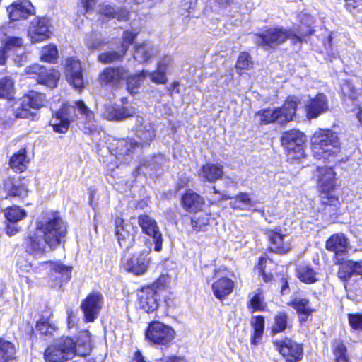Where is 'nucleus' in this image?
I'll return each instance as SVG.
<instances>
[{
	"mask_svg": "<svg viewBox=\"0 0 362 362\" xmlns=\"http://www.w3.org/2000/svg\"><path fill=\"white\" fill-rule=\"evenodd\" d=\"M348 320L350 326L354 329L362 330V314H349Z\"/></svg>",
	"mask_w": 362,
	"mask_h": 362,
	"instance_id": "obj_56",
	"label": "nucleus"
},
{
	"mask_svg": "<svg viewBox=\"0 0 362 362\" xmlns=\"http://www.w3.org/2000/svg\"><path fill=\"white\" fill-rule=\"evenodd\" d=\"M8 197L23 198L27 194V189L20 180L8 178L4 184Z\"/></svg>",
	"mask_w": 362,
	"mask_h": 362,
	"instance_id": "obj_31",
	"label": "nucleus"
},
{
	"mask_svg": "<svg viewBox=\"0 0 362 362\" xmlns=\"http://www.w3.org/2000/svg\"><path fill=\"white\" fill-rule=\"evenodd\" d=\"M313 30L308 28L303 33L300 31L296 32L292 30L284 29L281 27H271L265 29L262 33L255 35V42L257 45L267 49L274 48L277 45L284 42L288 38H296L302 41V37L306 35H311Z\"/></svg>",
	"mask_w": 362,
	"mask_h": 362,
	"instance_id": "obj_4",
	"label": "nucleus"
},
{
	"mask_svg": "<svg viewBox=\"0 0 362 362\" xmlns=\"http://www.w3.org/2000/svg\"><path fill=\"white\" fill-rule=\"evenodd\" d=\"M298 105V99L290 96L284 102L281 107L274 110L266 109L257 112L256 116L259 117L261 124H268L272 122L284 124L293 120Z\"/></svg>",
	"mask_w": 362,
	"mask_h": 362,
	"instance_id": "obj_6",
	"label": "nucleus"
},
{
	"mask_svg": "<svg viewBox=\"0 0 362 362\" xmlns=\"http://www.w3.org/2000/svg\"><path fill=\"white\" fill-rule=\"evenodd\" d=\"M146 76H148L151 81L158 84H165L168 82L166 74L161 71L158 69H156L154 71H147Z\"/></svg>",
	"mask_w": 362,
	"mask_h": 362,
	"instance_id": "obj_54",
	"label": "nucleus"
},
{
	"mask_svg": "<svg viewBox=\"0 0 362 362\" xmlns=\"http://www.w3.org/2000/svg\"><path fill=\"white\" fill-rule=\"evenodd\" d=\"M327 110L328 102L327 97L322 93H319L314 98L311 99L306 106L308 118H316Z\"/></svg>",
	"mask_w": 362,
	"mask_h": 362,
	"instance_id": "obj_24",
	"label": "nucleus"
},
{
	"mask_svg": "<svg viewBox=\"0 0 362 362\" xmlns=\"http://www.w3.org/2000/svg\"><path fill=\"white\" fill-rule=\"evenodd\" d=\"M60 74L55 69L47 70L42 75L37 77L38 83L43 84L49 88H53L57 86V81L59 79Z\"/></svg>",
	"mask_w": 362,
	"mask_h": 362,
	"instance_id": "obj_40",
	"label": "nucleus"
},
{
	"mask_svg": "<svg viewBox=\"0 0 362 362\" xmlns=\"http://www.w3.org/2000/svg\"><path fill=\"white\" fill-rule=\"evenodd\" d=\"M115 233L119 246L128 250L134 245L138 228L131 223L124 222L122 219H117Z\"/></svg>",
	"mask_w": 362,
	"mask_h": 362,
	"instance_id": "obj_12",
	"label": "nucleus"
},
{
	"mask_svg": "<svg viewBox=\"0 0 362 362\" xmlns=\"http://www.w3.org/2000/svg\"><path fill=\"white\" fill-rule=\"evenodd\" d=\"M223 175L221 165L206 163L202 167L199 176L209 182H214L221 179Z\"/></svg>",
	"mask_w": 362,
	"mask_h": 362,
	"instance_id": "obj_32",
	"label": "nucleus"
},
{
	"mask_svg": "<svg viewBox=\"0 0 362 362\" xmlns=\"http://www.w3.org/2000/svg\"><path fill=\"white\" fill-rule=\"evenodd\" d=\"M15 354L13 344L0 337V362H8L14 358Z\"/></svg>",
	"mask_w": 362,
	"mask_h": 362,
	"instance_id": "obj_41",
	"label": "nucleus"
},
{
	"mask_svg": "<svg viewBox=\"0 0 362 362\" xmlns=\"http://www.w3.org/2000/svg\"><path fill=\"white\" fill-rule=\"evenodd\" d=\"M349 240L343 233H337L332 235L326 243V248L335 253L337 257L344 255L346 250Z\"/></svg>",
	"mask_w": 362,
	"mask_h": 362,
	"instance_id": "obj_27",
	"label": "nucleus"
},
{
	"mask_svg": "<svg viewBox=\"0 0 362 362\" xmlns=\"http://www.w3.org/2000/svg\"><path fill=\"white\" fill-rule=\"evenodd\" d=\"M133 129L139 141H134L132 139H113L109 143L110 153L118 159L129 155L136 147L149 146L156 136L153 124L143 117H136Z\"/></svg>",
	"mask_w": 362,
	"mask_h": 362,
	"instance_id": "obj_2",
	"label": "nucleus"
},
{
	"mask_svg": "<svg viewBox=\"0 0 362 362\" xmlns=\"http://www.w3.org/2000/svg\"><path fill=\"white\" fill-rule=\"evenodd\" d=\"M15 80L11 76H5L0 79V98L8 99L14 93Z\"/></svg>",
	"mask_w": 362,
	"mask_h": 362,
	"instance_id": "obj_44",
	"label": "nucleus"
},
{
	"mask_svg": "<svg viewBox=\"0 0 362 362\" xmlns=\"http://www.w3.org/2000/svg\"><path fill=\"white\" fill-rule=\"evenodd\" d=\"M230 205L234 209H247L253 204L248 193L240 192L234 197L233 200L230 202Z\"/></svg>",
	"mask_w": 362,
	"mask_h": 362,
	"instance_id": "obj_45",
	"label": "nucleus"
},
{
	"mask_svg": "<svg viewBox=\"0 0 362 362\" xmlns=\"http://www.w3.org/2000/svg\"><path fill=\"white\" fill-rule=\"evenodd\" d=\"M341 90L343 96L351 100H356L359 95L358 90L349 81H343L341 85Z\"/></svg>",
	"mask_w": 362,
	"mask_h": 362,
	"instance_id": "obj_50",
	"label": "nucleus"
},
{
	"mask_svg": "<svg viewBox=\"0 0 362 362\" xmlns=\"http://www.w3.org/2000/svg\"><path fill=\"white\" fill-rule=\"evenodd\" d=\"M147 71H141L140 73L136 75H129L128 71V77L125 79L127 81V87L128 91L132 94H134L137 92L138 88L146 77Z\"/></svg>",
	"mask_w": 362,
	"mask_h": 362,
	"instance_id": "obj_42",
	"label": "nucleus"
},
{
	"mask_svg": "<svg viewBox=\"0 0 362 362\" xmlns=\"http://www.w3.org/2000/svg\"><path fill=\"white\" fill-rule=\"evenodd\" d=\"M334 352L336 356V362L349 361L348 357L346 356V347L342 342H335Z\"/></svg>",
	"mask_w": 362,
	"mask_h": 362,
	"instance_id": "obj_53",
	"label": "nucleus"
},
{
	"mask_svg": "<svg viewBox=\"0 0 362 362\" xmlns=\"http://www.w3.org/2000/svg\"><path fill=\"white\" fill-rule=\"evenodd\" d=\"M103 303V297L99 292L90 293L81 303V308L86 322H93L98 316Z\"/></svg>",
	"mask_w": 362,
	"mask_h": 362,
	"instance_id": "obj_15",
	"label": "nucleus"
},
{
	"mask_svg": "<svg viewBox=\"0 0 362 362\" xmlns=\"http://www.w3.org/2000/svg\"><path fill=\"white\" fill-rule=\"evenodd\" d=\"M158 52L157 47L148 42L136 43L134 45V57L142 63L148 61Z\"/></svg>",
	"mask_w": 362,
	"mask_h": 362,
	"instance_id": "obj_26",
	"label": "nucleus"
},
{
	"mask_svg": "<svg viewBox=\"0 0 362 362\" xmlns=\"http://www.w3.org/2000/svg\"><path fill=\"white\" fill-rule=\"evenodd\" d=\"M265 234L269 241L271 251L278 254H285L291 250V240L286 234L281 232V229H268Z\"/></svg>",
	"mask_w": 362,
	"mask_h": 362,
	"instance_id": "obj_17",
	"label": "nucleus"
},
{
	"mask_svg": "<svg viewBox=\"0 0 362 362\" xmlns=\"http://www.w3.org/2000/svg\"><path fill=\"white\" fill-rule=\"evenodd\" d=\"M49 20L47 18H34L28 30V37L33 43L40 42L50 37Z\"/></svg>",
	"mask_w": 362,
	"mask_h": 362,
	"instance_id": "obj_18",
	"label": "nucleus"
},
{
	"mask_svg": "<svg viewBox=\"0 0 362 362\" xmlns=\"http://www.w3.org/2000/svg\"><path fill=\"white\" fill-rule=\"evenodd\" d=\"M36 328L40 334L46 336L52 335L53 332L55 331V327L54 326H51L45 321L37 322Z\"/></svg>",
	"mask_w": 362,
	"mask_h": 362,
	"instance_id": "obj_57",
	"label": "nucleus"
},
{
	"mask_svg": "<svg viewBox=\"0 0 362 362\" xmlns=\"http://www.w3.org/2000/svg\"><path fill=\"white\" fill-rule=\"evenodd\" d=\"M11 21L25 20L35 15V8L30 0H16L7 7Z\"/></svg>",
	"mask_w": 362,
	"mask_h": 362,
	"instance_id": "obj_19",
	"label": "nucleus"
},
{
	"mask_svg": "<svg viewBox=\"0 0 362 362\" xmlns=\"http://www.w3.org/2000/svg\"><path fill=\"white\" fill-rule=\"evenodd\" d=\"M79 1L83 8L81 13L84 15L88 11L93 10L98 0H79Z\"/></svg>",
	"mask_w": 362,
	"mask_h": 362,
	"instance_id": "obj_62",
	"label": "nucleus"
},
{
	"mask_svg": "<svg viewBox=\"0 0 362 362\" xmlns=\"http://www.w3.org/2000/svg\"><path fill=\"white\" fill-rule=\"evenodd\" d=\"M171 63L172 57L168 55H165L158 61L156 68L166 74Z\"/></svg>",
	"mask_w": 362,
	"mask_h": 362,
	"instance_id": "obj_59",
	"label": "nucleus"
},
{
	"mask_svg": "<svg viewBox=\"0 0 362 362\" xmlns=\"http://www.w3.org/2000/svg\"><path fill=\"white\" fill-rule=\"evenodd\" d=\"M249 306L254 311H264L266 309L267 303L261 293H255L250 300Z\"/></svg>",
	"mask_w": 362,
	"mask_h": 362,
	"instance_id": "obj_51",
	"label": "nucleus"
},
{
	"mask_svg": "<svg viewBox=\"0 0 362 362\" xmlns=\"http://www.w3.org/2000/svg\"><path fill=\"white\" fill-rule=\"evenodd\" d=\"M66 234V225L59 213L46 214L37 221L35 229L24 240L25 252L35 257L55 249Z\"/></svg>",
	"mask_w": 362,
	"mask_h": 362,
	"instance_id": "obj_1",
	"label": "nucleus"
},
{
	"mask_svg": "<svg viewBox=\"0 0 362 362\" xmlns=\"http://www.w3.org/2000/svg\"><path fill=\"white\" fill-rule=\"evenodd\" d=\"M129 1V4L134 3L135 4L142 5L143 8H151L156 4L160 2V0H124Z\"/></svg>",
	"mask_w": 362,
	"mask_h": 362,
	"instance_id": "obj_61",
	"label": "nucleus"
},
{
	"mask_svg": "<svg viewBox=\"0 0 362 362\" xmlns=\"http://www.w3.org/2000/svg\"><path fill=\"white\" fill-rule=\"evenodd\" d=\"M294 308L298 315H300V320L305 321L313 310L310 305V302L306 298H296L290 304Z\"/></svg>",
	"mask_w": 362,
	"mask_h": 362,
	"instance_id": "obj_37",
	"label": "nucleus"
},
{
	"mask_svg": "<svg viewBox=\"0 0 362 362\" xmlns=\"http://www.w3.org/2000/svg\"><path fill=\"white\" fill-rule=\"evenodd\" d=\"M252 64L251 57L247 52H241L236 62L238 69H247Z\"/></svg>",
	"mask_w": 362,
	"mask_h": 362,
	"instance_id": "obj_55",
	"label": "nucleus"
},
{
	"mask_svg": "<svg viewBox=\"0 0 362 362\" xmlns=\"http://www.w3.org/2000/svg\"><path fill=\"white\" fill-rule=\"evenodd\" d=\"M210 215L204 211H201L193 216L191 222L193 228L199 231L203 230L209 223Z\"/></svg>",
	"mask_w": 362,
	"mask_h": 362,
	"instance_id": "obj_48",
	"label": "nucleus"
},
{
	"mask_svg": "<svg viewBox=\"0 0 362 362\" xmlns=\"http://www.w3.org/2000/svg\"><path fill=\"white\" fill-rule=\"evenodd\" d=\"M4 215L8 222H18L26 216V212L21 207L14 205L5 209Z\"/></svg>",
	"mask_w": 362,
	"mask_h": 362,
	"instance_id": "obj_46",
	"label": "nucleus"
},
{
	"mask_svg": "<svg viewBox=\"0 0 362 362\" xmlns=\"http://www.w3.org/2000/svg\"><path fill=\"white\" fill-rule=\"evenodd\" d=\"M65 74L67 81L75 88L81 90L83 87L82 67L78 60L69 58L65 62Z\"/></svg>",
	"mask_w": 362,
	"mask_h": 362,
	"instance_id": "obj_22",
	"label": "nucleus"
},
{
	"mask_svg": "<svg viewBox=\"0 0 362 362\" xmlns=\"http://www.w3.org/2000/svg\"><path fill=\"white\" fill-rule=\"evenodd\" d=\"M136 36H137V33H132V32H130L128 30L124 31L123 33V37H122L123 41H122L121 46L119 47V48L120 49L126 48L127 50L129 46L134 42Z\"/></svg>",
	"mask_w": 362,
	"mask_h": 362,
	"instance_id": "obj_58",
	"label": "nucleus"
},
{
	"mask_svg": "<svg viewBox=\"0 0 362 362\" xmlns=\"http://www.w3.org/2000/svg\"><path fill=\"white\" fill-rule=\"evenodd\" d=\"M58 55V50L55 45H49L42 47L40 52V59L49 63H54Z\"/></svg>",
	"mask_w": 362,
	"mask_h": 362,
	"instance_id": "obj_49",
	"label": "nucleus"
},
{
	"mask_svg": "<svg viewBox=\"0 0 362 362\" xmlns=\"http://www.w3.org/2000/svg\"><path fill=\"white\" fill-rule=\"evenodd\" d=\"M338 264L340 265L337 273L338 277L344 281L350 279L354 274L362 275V260H346L340 262V259H338Z\"/></svg>",
	"mask_w": 362,
	"mask_h": 362,
	"instance_id": "obj_25",
	"label": "nucleus"
},
{
	"mask_svg": "<svg viewBox=\"0 0 362 362\" xmlns=\"http://www.w3.org/2000/svg\"><path fill=\"white\" fill-rule=\"evenodd\" d=\"M182 203L187 211L194 212L202 209L204 204V200L192 190H187L182 197Z\"/></svg>",
	"mask_w": 362,
	"mask_h": 362,
	"instance_id": "obj_30",
	"label": "nucleus"
},
{
	"mask_svg": "<svg viewBox=\"0 0 362 362\" xmlns=\"http://www.w3.org/2000/svg\"><path fill=\"white\" fill-rule=\"evenodd\" d=\"M156 284L144 288L138 293V307L145 313H151L158 306L159 295L155 290Z\"/></svg>",
	"mask_w": 362,
	"mask_h": 362,
	"instance_id": "obj_20",
	"label": "nucleus"
},
{
	"mask_svg": "<svg viewBox=\"0 0 362 362\" xmlns=\"http://www.w3.org/2000/svg\"><path fill=\"white\" fill-rule=\"evenodd\" d=\"M146 339L158 345H168L175 337V331L169 326L158 321L150 323L145 332Z\"/></svg>",
	"mask_w": 362,
	"mask_h": 362,
	"instance_id": "obj_11",
	"label": "nucleus"
},
{
	"mask_svg": "<svg viewBox=\"0 0 362 362\" xmlns=\"http://www.w3.org/2000/svg\"><path fill=\"white\" fill-rule=\"evenodd\" d=\"M46 102L45 94L30 90L21 98V106L16 110V116L23 119L33 118L36 113L32 110L35 111L41 108L45 105Z\"/></svg>",
	"mask_w": 362,
	"mask_h": 362,
	"instance_id": "obj_9",
	"label": "nucleus"
},
{
	"mask_svg": "<svg viewBox=\"0 0 362 362\" xmlns=\"http://www.w3.org/2000/svg\"><path fill=\"white\" fill-rule=\"evenodd\" d=\"M23 44V39L16 36H8L2 41L3 47L8 52L11 51L17 52L21 49Z\"/></svg>",
	"mask_w": 362,
	"mask_h": 362,
	"instance_id": "obj_47",
	"label": "nucleus"
},
{
	"mask_svg": "<svg viewBox=\"0 0 362 362\" xmlns=\"http://www.w3.org/2000/svg\"><path fill=\"white\" fill-rule=\"evenodd\" d=\"M149 250H144L139 254L133 255L132 257H124L122 259V265L129 272L136 275L144 274L148 267L150 259L148 257Z\"/></svg>",
	"mask_w": 362,
	"mask_h": 362,
	"instance_id": "obj_14",
	"label": "nucleus"
},
{
	"mask_svg": "<svg viewBox=\"0 0 362 362\" xmlns=\"http://www.w3.org/2000/svg\"><path fill=\"white\" fill-rule=\"evenodd\" d=\"M127 52L126 48L104 52L98 55V60L103 64H110L121 60Z\"/></svg>",
	"mask_w": 362,
	"mask_h": 362,
	"instance_id": "obj_43",
	"label": "nucleus"
},
{
	"mask_svg": "<svg viewBox=\"0 0 362 362\" xmlns=\"http://www.w3.org/2000/svg\"><path fill=\"white\" fill-rule=\"evenodd\" d=\"M291 327V322L288 314L285 312L277 313L274 317V325L272 327V333L276 334L284 332Z\"/></svg>",
	"mask_w": 362,
	"mask_h": 362,
	"instance_id": "obj_36",
	"label": "nucleus"
},
{
	"mask_svg": "<svg viewBox=\"0 0 362 362\" xmlns=\"http://www.w3.org/2000/svg\"><path fill=\"white\" fill-rule=\"evenodd\" d=\"M99 12L101 15L110 17L117 18L118 21H125L128 18L129 12L124 8L118 10L114 6L110 5H100Z\"/></svg>",
	"mask_w": 362,
	"mask_h": 362,
	"instance_id": "obj_38",
	"label": "nucleus"
},
{
	"mask_svg": "<svg viewBox=\"0 0 362 362\" xmlns=\"http://www.w3.org/2000/svg\"><path fill=\"white\" fill-rule=\"evenodd\" d=\"M197 0H183L182 10L190 13L191 10H194L197 6Z\"/></svg>",
	"mask_w": 362,
	"mask_h": 362,
	"instance_id": "obj_64",
	"label": "nucleus"
},
{
	"mask_svg": "<svg viewBox=\"0 0 362 362\" xmlns=\"http://www.w3.org/2000/svg\"><path fill=\"white\" fill-rule=\"evenodd\" d=\"M74 105L78 115H80L81 117L86 121L88 126L86 128L89 130L90 133H92L95 129V126L93 124L95 117L93 112L90 110L83 100L74 101Z\"/></svg>",
	"mask_w": 362,
	"mask_h": 362,
	"instance_id": "obj_33",
	"label": "nucleus"
},
{
	"mask_svg": "<svg viewBox=\"0 0 362 362\" xmlns=\"http://www.w3.org/2000/svg\"><path fill=\"white\" fill-rule=\"evenodd\" d=\"M317 173L318 185L322 191L321 202L325 206L323 210L326 214L335 215L340 203L336 196L329 192L335 185V173L331 168L321 167L317 168Z\"/></svg>",
	"mask_w": 362,
	"mask_h": 362,
	"instance_id": "obj_5",
	"label": "nucleus"
},
{
	"mask_svg": "<svg viewBox=\"0 0 362 362\" xmlns=\"http://www.w3.org/2000/svg\"><path fill=\"white\" fill-rule=\"evenodd\" d=\"M274 344L287 361H298L303 357L302 346L290 339L286 338L280 341H276Z\"/></svg>",
	"mask_w": 362,
	"mask_h": 362,
	"instance_id": "obj_21",
	"label": "nucleus"
},
{
	"mask_svg": "<svg viewBox=\"0 0 362 362\" xmlns=\"http://www.w3.org/2000/svg\"><path fill=\"white\" fill-rule=\"evenodd\" d=\"M136 113L135 107L131 105H108L103 112V117L110 121H122Z\"/></svg>",
	"mask_w": 362,
	"mask_h": 362,
	"instance_id": "obj_23",
	"label": "nucleus"
},
{
	"mask_svg": "<svg viewBox=\"0 0 362 362\" xmlns=\"http://www.w3.org/2000/svg\"><path fill=\"white\" fill-rule=\"evenodd\" d=\"M219 6L224 9V13L227 15L233 16V13L238 12V6L234 2V0H214Z\"/></svg>",
	"mask_w": 362,
	"mask_h": 362,
	"instance_id": "obj_52",
	"label": "nucleus"
},
{
	"mask_svg": "<svg viewBox=\"0 0 362 362\" xmlns=\"http://www.w3.org/2000/svg\"><path fill=\"white\" fill-rule=\"evenodd\" d=\"M29 163L27 158L25 148H21L16 153H14L9 160L10 167L16 172L24 171Z\"/></svg>",
	"mask_w": 362,
	"mask_h": 362,
	"instance_id": "obj_35",
	"label": "nucleus"
},
{
	"mask_svg": "<svg viewBox=\"0 0 362 362\" xmlns=\"http://www.w3.org/2000/svg\"><path fill=\"white\" fill-rule=\"evenodd\" d=\"M305 141L306 136L305 134L296 129L287 131L282 134L281 141L287 151L288 159H300L304 156Z\"/></svg>",
	"mask_w": 362,
	"mask_h": 362,
	"instance_id": "obj_8",
	"label": "nucleus"
},
{
	"mask_svg": "<svg viewBox=\"0 0 362 362\" xmlns=\"http://www.w3.org/2000/svg\"><path fill=\"white\" fill-rule=\"evenodd\" d=\"M138 224L144 233L153 238L154 250L157 252L161 251L163 237L156 221L149 215L143 214L139 216Z\"/></svg>",
	"mask_w": 362,
	"mask_h": 362,
	"instance_id": "obj_13",
	"label": "nucleus"
},
{
	"mask_svg": "<svg viewBox=\"0 0 362 362\" xmlns=\"http://www.w3.org/2000/svg\"><path fill=\"white\" fill-rule=\"evenodd\" d=\"M77 118L78 114L74 108V102L71 104L63 103L59 110L52 112L49 124L54 132L65 133L69 129L70 123Z\"/></svg>",
	"mask_w": 362,
	"mask_h": 362,
	"instance_id": "obj_10",
	"label": "nucleus"
},
{
	"mask_svg": "<svg viewBox=\"0 0 362 362\" xmlns=\"http://www.w3.org/2000/svg\"><path fill=\"white\" fill-rule=\"evenodd\" d=\"M234 285V281L232 279L223 277L213 283L212 291L218 299L222 300L233 292Z\"/></svg>",
	"mask_w": 362,
	"mask_h": 362,
	"instance_id": "obj_28",
	"label": "nucleus"
},
{
	"mask_svg": "<svg viewBox=\"0 0 362 362\" xmlns=\"http://www.w3.org/2000/svg\"><path fill=\"white\" fill-rule=\"evenodd\" d=\"M296 272L298 278L305 284H313L318 281V272L310 264L298 265Z\"/></svg>",
	"mask_w": 362,
	"mask_h": 362,
	"instance_id": "obj_34",
	"label": "nucleus"
},
{
	"mask_svg": "<svg viewBox=\"0 0 362 362\" xmlns=\"http://www.w3.org/2000/svg\"><path fill=\"white\" fill-rule=\"evenodd\" d=\"M251 325L254 329L251 343L256 345L259 343L262 337L264 329V317L262 315L252 317L251 319Z\"/></svg>",
	"mask_w": 362,
	"mask_h": 362,
	"instance_id": "obj_39",
	"label": "nucleus"
},
{
	"mask_svg": "<svg viewBox=\"0 0 362 362\" xmlns=\"http://www.w3.org/2000/svg\"><path fill=\"white\" fill-rule=\"evenodd\" d=\"M45 68L41 65L37 64H32L28 67H26L25 71V74L30 76L37 75L39 77L40 75H42L43 72H45Z\"/></svg>",
	"mask_w": 362,
	"mask_h": 362,
	"instance_id": "obj_60",
	"label": "nucleus"
},
{
	"mask_svg": "<svg viewBox=\"0 0 362 362\" xmlns=\"http://www.w3.org/2000/svg\"><path fill=\"white\" fill-rule=\"evenodd\" d=\"M45 264H49L51 269V276L54 277L58 282L55 284H61L63 282H66L71 279L72 267L65 266L60 262H45Z\"/></svg>",
	"mask_w": 362,
	"mask_h": 362,
	"instance_id": "obj_29",
	"label": "nucleus"
},
{
	"mask_svg": "<svg viewBox=\"0 0 362 362\" xmlns=\"http://www.w3.org/2000/svg\"><path fill=\"white\" fill-rule=\"evenodd\" d=\"M127 77L128 70L124 67H107L99 74L98 80L102 85H108L117 88Z\"/></svg>",
	"mask_w": 362,
	"mask_h": 362,
	"instance_id": "obj_16",
	"label": "nucleus"
},
{
	"mask_svg": "<svg viewBox=\"0 0 362 362\" xmlns=\"http://www.w3.org/2000/svg\"><path fill=\"white\" fill-rule=\"evenodd\" d=\"M21 227L17 224V222H8L6 226V233L9 236H13L19 233Z\"/></svg>",
	"mask_w": 362,
	"mask_h": 362,
	"instance_id": "obj_63",
	"label": "nucleus"
},
{
	"mask_svg": "<svg viewBox=\"0 0 362 362\" xmlns=\"http://www.w3.org/2000/svg\"><path fill=\"white\" fill-rule=\"evenodd\" d=\"M76 352L74 341L69 337H62L45 349L44 358L46 362H64L73 358Z\"/></svg>",
	"mask_w": 362,
	"mask_h": 362,
	"instance_id": "obj_7",
	"label": "nucleus"
},
{
	"mask_svg": "<svg viewBox=\"0 0 362 362\" xmlns=\"http://www.w3.org/2000/svg\"><path fill=\"white\" fill-rule=\"evenodd\" d=\"M312 151L317 159H327L335 156L341 151V143L337 133L326 129L316 131L312 139Z\"/></svg>",
	"mask_w": 362,
	"mask_h": 362,
	"instance_id": "obj_3",
	"label": "nucleus"
}]
</instances>
